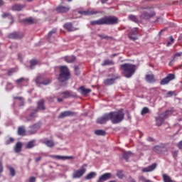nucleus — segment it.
Masks as SVG:
<instances>
[{"instance_id": "obj_59", "label": "nucleus", "mask_w": 182, "mask_h": 182, "mask_svg": "<svg viewBox=\"0 0 182 182\" xmlns=\"http://www.w3.org/2000/svg\"><path fill=\"white\" fill-rule=\"evenodd\" d=\"M8 16H10V14H9V13H4V14H2L3 18H6Z\"/></svg>"}, {"instance_id": "obj_8", "label": "nucleus", "mask_w": 182, "mask_h": 182, "mask_svg": "<svg viewBox=\"0 0 182 182\" xmlns=\"http://www.w3.org/2000/svg\"><path fill=\"white\" fill-rule=\"evenodd\" d=\"M70 10V6H63V4L58 5L56 8V11L59 14H65L68 13Z\"/></svg>"}, {"instance_id": "obj_47", "label": "nucleus", "mask_w": 182, "mask_h": 182, "mask_svg": "<svg viewBox=\"0 0 182 182\" xmlns=\"http://www.w3.org/2000/svg\"><path fill=\"white\" fill-rule=\"evenodd\" d=\"M23 21L28 23L29 24H33L34 23V20L32 18V17H30L29 18H25Z\"/></svg>"}, {"instance_id": "obj_6", "label": "nucleus", "mask_w": 182, "mask_h": 182, "mask_svg": "<svg viewBox=\"0 0 182 182\" xmlns=\"http://www.w3.org/2000/svg\"><path fill=\"white\" fill-rule=\"evenodd\" d=\"M87 164H85L82 166L81 168L79 170H76L74 171L73 174V177L74 178H81L87 171Z\"/></svg>"}, {"instance_id": "obj_12", "label": "nucleus", "mask_w": 182, "mask_h": 182, "mask_svg": "<svg viewBox=\"0 0 182 182\" xmlns=\"http://www.w3.org/2000/svg\"><path fill=\"white\" fill-rule=\"evenodd\" d=\"M76 115V113L72 111H65L63 112H61L60 115L58 116L59 119H64L68 117H74Z\"/></svg>"}, {"instance_id": "obj_58", "label": "nucleus", "mask_w": 182, "mask_h": 182, "mask_svg": "<svg viewBox=\"0 0 182 182\" xmlns=\"http://www.w3.org/2000/svg\"><path fill=\"white\" fill-rule=\"evenodd\" d=\"M181 55L182 53H176V54H174V58L181 57Z\"/></svg>"}, {"instance_id": "obj_63", "label": "nucleus", "mask_w": 182, "mask_h": 182, "mask_svg": "<svg viewBox=\"0 0 182 182\" xmlns=\"http://www.w3.org/2000/svg\"><path fill=\"white\" fill-rule=\"evenodd\" d=\"M15 99L19 100L20 101H22V100H23V98H22V97H15Z\"/></svg>"}, {"instance_id": "obj_27", "label": "nucleus", "mask_w": 182, "mask_h": 182, "mask_svg": "<svg viewBox=\"0 0 182 182\" xmlns=\"http://www.w3.org/2000/svg\"><path fill=\"white\" fill-rule=\"evenodd\" d=\"M44 104H45V101L43 100H41L38 102V108H37L38 112V109H41V110L46 109Z\"/></svg>"}, {"instance_id": "obj_7", "label": "nucleus", "mask_w": 182, "mask_h": 182, "mask_svg": "<svg viewBox=\"0 0 182 182\" xmlns=\"http://www.w3.org/2000/svg\"><path fill=\"white\" fill-rule=\"evenodd\" d=\"M35 82L37 85H48L50 84L51 80L43 75H40L36 79Z\"/></svg>"}, {"instance_id": "obj_11", "label": "nucleus", "mask_w": 182, "mask_h": 182, "mask_svg": "<svg viewBox=\"0 0 182 182\" xmlns=\"http://www.w3.org/2000/svg\"><path fill=\"white\" fill-rule=\"evenodd\" d=\"M109 120H110V117L109 116V114H105L102 115V117L97 119V124H106L107 122Z\"/></svg>"}, {"instance_id": "obj_46", "label": "nucleus", "mask_w": 182, "mask_h": 182, "mask_svg": "<svg viewBox=\"0 0 182 182\" xmlns=\"http://www.w3.org/2000/svg\"><path fill=\"white\" fill-rule=\"evenodd\" d=\"M169 40H170V41L167 42L166 46H170L174 43V38L172 36H170Z\"/></svg>"}, {"instance_id": "obj_13", "label": "nucleus", "mask_w": 182, "mask_h": 182, "mask_svg": "<svg viewBox=\"0 0 182 182\" xmlns=\"http://www.w3.org/2000/svg\"><path fill=\"white\" fill-rule=\"evenodd\" d=\"M137 34H138V30L137 28H134V30L131 31V33L128 34V38L129 40L132 41H135L137 40Z\"/></svg>"}, {"instance_id": "obj_40", "label": "nucleus", "mask_w": 182, "mask_h": 182, "mask_svg": "<svg viewBox=\"0 0 182 182\" xmlns=\"http://www.w3.org/2000/svg\"><path fill=\"white\" fill-rule=\"evenodd\" d=\"M131 155V152H124V154H122V158H124L125 160H128Z\"/></svg>"}, {"instance_id": "obj_64", "label": "nucleus", "mask_w": 182, "mask_h": 182, "mask_svg": "<svg viewBox=\"0 0 182 182\" xmlns=\"http://www.w3.org/2000/svg\"><path fill=\"white\" fill-rule=\"evenodd\" d=\"M154 141V140L153 138H151V137L148 138V141Z\"/></svg>"}, {"instance_id": "obj_34", "label": "nucleus", "mask_w": 182, "mask_h": 182, "mask_svg": "<svg viewBox=\"0 0 182 182\" xmlns=\"http://www.w3.org/2000/svg\"><path fill=\"white\" fill-rule=\"evenodd\" d=\"M162 178L164 182H173V180L171 179V178L166 174H163Z\"/></svg>"}, {"instance_id": "obj_18", "label": "nucleus", "mask_w": 182, "mask_h": 182, "mask_svg": "<svg viewBox=\"0 0 182 182\" xmlns=\"http://www.w3.org/2000/svg\"><path fill=\"white\" fill-rule=\"evenodd\" d=\"M117 79H119V77H115L111 78V79H105V80H104V85H105L107 86L112 85L113 84H114L115 81Z\"/></svg>"}, {"instance_id": "obj_48", "label": "nucleus", "mask_w": 182, "mask_h": 182, "mask_svg": "<svg viewBox=\"0 0 182 182\" xmlns=\"http://www.w3.org/2000/svg\"><path fill=\"white\" fill-rule=\"evenodd\" d=\"M139 180L142 181L143 182H151V181L146 179L145 177L144 176H139Z\"/></svg>"}, {"instance_id": "obj_60", "label": "nucleus", "mask_w": 182, "mask_h": 182, "mask_svg": "<svg viewBox=\"0 0 182 182\" xmlns=\"http://www.w3.org/2000/svg\"><path fill=\"white\" fill-rule=\"evenodd\" d=\"M36 181V178L32 176L29 179V182H35Z\"/></svg>"}, {"instance_id": "obj_20", "label": "nucleus", "mask_w": 182, "mask_h": 182, "mask_svg": "<svg viewBox=\"0 0 182 182\" xmlns=\"http://www.w3.org/2000/svg\"><path fill=\"white\" fill-rule=\"evenodd\" d=\"M145 80L149 83H154L156 81L155 76L153 74L146 75V76H145Z\"/></svg>"}, {"instance_id": "obj_26", "label": "nucleus", "mask_w": 182, "mask_h": 182, "mask_svg": "<svg viewBox=\"0 0 182 182\" xmlns=\"http://www.w3.org/2000/svg\"><path fill=\"white\" fill-rule=\"evenodd\" d=\"M114 63L113 60H104V62H102V64H101V66L105 67L106 65H114Z\"/></svg>"}, {"instance_id": "obj_14", "label": "nucleus", "mask_w": 182, "mask_h": 182, "mask_svg": "<svg viewBox=\"0 0 182 182\" xmlns=\"http://www.w3.org/2000/svg\"><path fill=\"white\" fill-rule=\"evenodd\" d=\"M26 7L25 4H21L18 3L14 4L12 7H11V10L13 11H18L20 12L24 8Z\"/></svg>"}, {"instance_id": "obj_10", "label": "nucleus", "mask_w": 182, "mask_h": 182, "mask_svg": "<svg viewBox=\"0 0 182 182\" xmlns=\"http://www.w3.org/2000/svg\"><path fill=\"white\" fill-rule=\"evenodd\" d=\"M41 124L40 122L33 124V126L29 127L28 133L31 134H34L37 131L41 128Z\"/></svg>"}, {"instance_id": "obj_23", "label": "nucleus", "mask_w": 182, "mask_h": 182, "mask_svg": "<svg viewBox=\"0 0 182 182\" xmlns=\"http://www.w3.org/2000/svg\"><path fill=\"white\" fill-rule=\"evenodd\" d=\"M155 120H156V125L157 127H161L164 124L165 119L163 117H156Z\"/></svg>"}, {"instance_id": "obj_56", "label": "nucleus", "mask_w": 182, "mask_h": 182, "mask_svg": "<svg viewBox=\"0 0 182 182\" xmlns=\"http://www.w3.org/2000/svg\"><path fill=\"white\" fill-rule=\"evenodd\" d=\"M177 147H178L179 149H182V141H181L180 142L178 143Z\"/></svg>"}, {"instance_id": "obj_21", "label": "nucleus", "mask_w": 182, "mask_h": 182, "mask_svg": "<svg viewBox=\"0 0 182 182\" xmlns=\"http://www.w3.org/2000/svg\"><path fill=\"white\" fill-rule=\"evenodd\" d=\"M38 112V109H36L33 112L31 113L29 117H26V122H31L37 117L36 113Z\"/></svg>"}, {"instance_id": "obj_9", "label": "nucleus", "mask_w": 182, "mask_h": 182, "mask_svg": "<svg viewBox=\"0 0 182 182\" xmlns=\"http://www.w3.org/2000/svg\"><path fill=\"white\" fill-rule=\"evenodd\" d=\"M175 79V75L173 74H168L165 78H163L161 82V85H165L170 82L171 80H173Z\"/></svg>"}, {"instance_id": "obj_45", "label": "nucleus", "mask_w": 182, "mask_h": 182, "mask_svg": "<svg viewBox=\"0 0 182 182\" xmlns=\"http://www.w3.org/2000/svg\"><path fill=\"white\" fill-rule=\"evenodd\" d=\"M64 95V98H69L72 97L71 92L67 91L62 93Z\"/></svg>"}, {"instance_id": "obj_61", "label": "nucleus", "mask_w": 182, "mask_h": 182, "mask_svg": "<svg viewBox=\"0 0 182 182\" xmlns=\"http://www.w3.org/2000/svg\"><path fill=\"white\" fill-rule=\"evenodd\" d=\"M41 159H42L41 157L36 158V161L38 162V161H40L41 160Z\"/></svg>"}, {"instance_id": "obj_24", "label": "nucleus", "mask_w": 182, "mask_h": 182, "mask_svg": "<svg viewBox=\"0 0 182 182\" xmlns=\"http://www.w3.org/2000/svg\"><path fill=\"white\" fill-rule=\"evenodd\" d=\"M128 19H129V21H131L135 23H139V20L137 16H134V14H129V16H128Z\"/></svg>"}, {"instance_id": "obj_28", "label": "nucleus", "mask_w": 182, "mask_h": 182, "mask_svg": "<svg viewBox=\"0 0 182 182\" xmlns=\"http://www.w3.org/2000/svg\"><path fill=\"white\" fill-rule=\"evenodd\" d=\"M97 36L100 37V38L101 39H105L108 41H112L114 39L113 37L109 36H106L105 34H98Z\"/></svg>"}, {"instance_id": "obj_55", "label": "nucleus", "mask_w": 182, "mask_h": 182, "mask_svg": "<svg viewBox=\"0 0 182 182\" xmlns=\"http://www.w3.org/2000/svg\"><path fill=\"white\" fill-rule=\"evenodd\" d=\"M15 69H11L8 72V75L11 76L14 73H15Z\"/></svg>"}, {"instance_id": "obj_37", "label": "nucleus", "mask_w": 182, "mask_h": 182, "mask_svg": "<svg viewBox=\"0 0 182 182\" xmlns=\"http://www.w3.org/2000/svg\"><path fill=\"white\" fill-rule=\"evenodd\" d=\"M35 142H36L35 140H32V141H29L27 144L26 148V149H32V148H33L35 146Z\"/></svg>"}, {"instance_id": "obj_54", "label": "nucleus", "mask_w": 182, "mask_h": 182, "mask_svg": "<svg viewBox=\"0 0 182 182\" xmlns=\"http://www.w3.org/2000/svg\"><path fill=\"white\" fill-rule=\"evenodd\" d=\"M14 141V139L10 138L9 140L6 141V144H10Z\"/></svg>"}, {"instance_id": "obj_49", "label": "nucleus", "mask_w": 182, "mask_h": 182, "mask_svg": "<svg viewBox=\"0 0 182 182\" xmlns=\"http://www.w3.org/2000/svg\"><path fill=\"white\" fill-rule=\"evenodd\" d=\"M79 14L81 15H85V16H88V10L84 11H79Z\"/></svg>"}, {"instance_id": "obj_39", "label": "nucleus", "mask_w": 182, "mask_h": 182, "mask_svg": "<svg viewBox=\"0 0 182 182\" xmlns=\"http://www.w3.org/2000/svg\"><path fill=\"white\" fill-rule=\"evenodd\" d=\"M95 134L97 136H105L106 135V132L104 130H96L95 132Z\"/></svg>"}, {"instance_id": "obj_35", "label": "nucleus", "mask_w": 182, "mask_h": 182, "mask_svg": "<svg viewBox=\"0 0 182 182\" xmlns=\"http://www.w3.org/2000/svg\"><path fill=\"white\" fill-rule=\"evenodd\" d=\"M21 149H22V143L18 142L15 146V151L16 153H19L21 151Z\"/></svg>"}, {"instance_id": "obj_42", "label": "nucleus", "mask_w": 182, "mask_h": 182, "mask_svg": "<svg viewBox=\"0 0 182 182\" xmlns=\"http://www.w3.org/2000/svg\"><path fill=\"white\" fill-rule=\"evenodd\" d=\"M57 32V28H53V30H51V31H49L48 34V38L50 39L51 38V36H53V34H55Z\"/></svg>"}, {"instance_id": "obj_41", "label": "nucleus", "mask_w": 182, "mask_h": 182, "mask_svg": "<svg viewBox=\"0 0 182 182\" xmlns=\"http://www.w3.org/2000/svg\"><path fill=\"white\" fill-rule=\"evenodd\" d=\"M149 112L150 110L148 107H144V109H142V111H141V115L144 116Z\"/></svg>"}, {"instance_id": "obj_1", "label": "nucleus", "mask_w": 182, "mask_h": 182, "mask_svg": "<svg viewBox=\"0 0 182 182\" xmlns=\"http://www.w3.org/2000/svg\"><path fill=\"white\" fill-rule=\"evenodd\" d=\"M119 23V18L115 17V16H105V17H101L98 20H94L90 21L92 26H113Z\"/></svg>"}, {"instance_id": "obj_33", "label": "nucleus", "mask_w": 182, "mask_h": 182, "mask_svg": "<svg viewBox=\"0 0 182 182\" xmlns=\"http://www.w3.org/2000/svg\"><path fill=\"white\" fill-rule=\"evenodd\" d=\"M57 159H73V156H50Z\"/></svg>"}, {"instance_id": "obj_17", "label": "nucleus", "mask_w": 182, "mask_h": 182, "mask_svg": "<svg viewBox=\"0 0 182 182\" xmlns=\"http://www.w3.org/2000/svg\"><path fill=\"white\" fill-rule=\"evenodd\" d=\"M111 178H112V173H105L102 174V176L100 178H98L97 182H104L105 181L110 179Z\"/></svg>"}, {"instance_id": "obj_53", "label": "nucleus", "mask_w": 182, "mask_h": 182, "mask_svg": "<svg viewBox=\"0 0 182 182\" xmlns=\"http://www.w3.org/2000/svg\"><path fill=\"white\" fill-rule=\"evenodd\" d=\"M174 94H175V92H168L166 94V97H172L173 95H174Z\"/></svg>"}, {"instance_id": "obj_31", "label": "nucleus", "mask_w": 182, "mask_h": 182, "mask_svg": "<svg viewBox=\"0 0 182 182\" xmlns=\"http://www.w3.org/2000/svg\"><path fill=\"white\" fill-rule=\"evenodd\" d=\"M172 114H173V111L172 110H166L165 112H164L161 114H160V116H162L163 118L165 119L166 117H168V116L171 115Z\"/></svg>"}, {"instance_id": "obj_30", "label": "nucleus", "mask_w": 182, "mask_h": 182, "mask_svg": "<svg viewBox=\"0 0 182 182\" xmlns=\"http://www.w3.org/2000/svg\"><path fill=\"white\" fill-rule=\"evenodd\" d=\"M18 134L19 136H25L26 134V129L24 127H19L18 129Z\"/></svg>"}, {"instance_id": "obj_29", "label": "nucleus", "mask_w": 182, "mask_h": 182, "mask_svg": "<svg viewBox=\"0 0 182 182\" xmlns=\"http://www.w3.org/2000/svg\"><path fill=\"white\" fill-rule=\"evenodd\" d=\"M43 144H46L48 147L52 148L55 146L54 141L52 140H45Z\"/></svg>"}, {"instance_id": "obj_44", "label": "nucleus", "mask_w": 182, "mask_h": 182, "mask_svg": "<svg viewBox=\"0 0 182 182\" xmlns=\"http://www.w3.org/2000/svg\"><path fill=\"white\" fill-rule=\"evenodd\" d=\"M30 63H31L30 68L33 70V67L37 65L38 61L37 60H31Z\"/></svg>"}, {"instance_id": "obj_16", "label": "nucleus", "mask_w": 182, "mask_h": 182, "mask_svg": "<svg viewBox=\"0 0 182 182\" xmlns=\"http://www.w3.org/2000/svg\"><path fill=\"white\" fill-rule=\"evenodd\" d=\"M23 33H11L8 37L10 39H21L23 37Z\"/></svg>"}, {"instance_id": "obj_51", "label": "nucleus", "mask_w": 182, "mask_h": 182, "mask_svg": "<svg viewBox=\"0 0 182 182\" xmlns=\"http://www.w3.org/2000/svg\"><path fill=\"white\" fill-rule=\"evenodd\" d=\"M3 171H4L3 164H2V162L0 161V177H1V174L3 173Z\"/></svg>"}, {"instance_id": "obj_19", "label": "nucleus", "mask_w": 182, "mask_h": 182, "mask_svg": "<svg viewBox=\"0 0 182 182\" xmlns=\"http://www.w3.org/2000/svg\"><path fill=\"white\" fill-rule=\"evenodd\" d=\"M157 167V164L154 163L152 165L142 168V172H151Z\"/></svg>"}, {"instance_id": "obj_36", "label": "nucleus", "mask_w": 182, "mask_h": 182, "mask_svg": "<svg viewBox=\"0 0 182 182\" xmlns=\"http://www.w3.org/2000/svg\"><path fill=\"white\" fill-rule=\"evenodd\" d=\"M88 16L96 15L102 14V11H97V10H87Z\"/></svg>"}, {"instance_id": "obj_3", "label": "nucleus", "mask_w": 182, "mask_h": 182, "mask_svg": "<svg viewBox=\"0 0 182 182\" xmlns=\"http://www.w3.org/2000/svg\"><path fill=\"white\" fill-rule=\"evenodd\" d=\"M121 70L124 73V76L130 78L136 71V66L127 63L121 65Z\"/></svg>"}, {"instance_id": "obj_2", "label": "nucleus", "mask_w": 182, "mask_h": 182, "mask_svg": "<svg viewBox=\"0 0 182 182\" xmlns=\"http://www.w3.org/2000/svg\"><path fill=\"white\" fill-rule=\"evenodd\" d=\"M109 116V120L112 124H119L124 119V114L123 110H118L117 112H112L108 113Z\"/></svg>"}, {"instance_id": "obj_57", "label": "nucleus", "mask_w": 182, "mask_h": 182, "mask_svg": "<svg viewBox=\"0 0 182 182\" xmlns=\"http://www.w3.org/2000/svg\"><path fill=\"white\" fill-rule=\"evenodd\" d=\"M178 151H174L172 153L173 157L176 158L178 156Z\"/></svg>"}, {"instance_id": "obj_5", "label": "nucleus", "mask_w": 182, "mask_h": 182, "mask_svg": "<svg viewBox=\"0 0 182 182\" xmlns=\"http://www.w3.org/2000/svg\"><path fill=\"white\" fill-rule=\"evenodd\" d=\"M71 77L70 73L68 68L65 66H63L60 69V75L58 77V80L60 82H64L68 81Z\"/></svg>"}, {"instance_id": "obj_38", "label": "nucleus", "mask_w": 182, "mask_h": 182, "mask_svg": "<svg viewBox=\"0 0 182 182\" xmlns=\"http://www.w3.org/2000/svg\"><path fill=\"white\" fill-rule=\"evenodd\" d=\"M97 176V173L95 172H91L89 174L87 175L86 179L87 180H90L93 178H95Z\"/></svg>"}, {"instance_id": "obj_43", "label": "nucleus", "mask_w": 182, "mask_h": 182, "mask_svg": "<svg viewBox=\"0 0 182 182\" xmlns=\"http://www.w3.org/2000/svg\"><path fill=\"white\" fill-rule=\"evenodd\" d=\"M7 168L9 169L11 175L12 176H15L16 171H15L14 168L10 166H7Z\"/></svg>"}, {"instance_id": "obj_62", "label": "nucleus", "mask_w": 182, "mask_h": 182, "mask_svg": "<svg viewBox=\"0 0 182 182\" xmlns=\"http://www.w3.org/2000/svg\"><path fill=\"white\" fill-rule=\"evenodd\" d=\"M108 1V0H101V3H102V4H106Z\"/></svg>"}, {"instance_id": "obj_15", "label": "nucleus", "mask_w": 182, "mask_h": 182, "mask_svg": "<svg viewBox=\"0 0 182 182\" xmlns=\"http://www.w3.org/2000/svg\"><path fill=\"white\" fill-rule=\"evenodd\" d=\"M63 28L68 32H73L77 30V28H75V27H74L73 24H72L71 23H65L63 26Z\"/></svg>"}, {"instance_id": "obj_25", "label": "nucleus", "mask_w": 182, "mask_h": 182, "mask_svg": "<svg viewBox=\"0 0 182 182\" xmlns=\"http://www.w3.org/2000/svg\"><path fill=\"white\" fill-rule=\"evenodd\" d=\"M80 90H81V94L84 96H87L92 92L90 89H85L84 86L80 87Z\"/></svg>"}, {"instance_id": "obj_32", "label": "nucleus", "mask_w": 182, "mask_h": 182, "mask_svg": "<svg viewBox=\"0 0 182 182\" xmlns=\"http://www.w3.org/2000/svg\"><path fill=\"white\" fill-rule=\"evenodd\" d=\"M65 60L68 63H73L76 60V57H74V55H71L70 57H65Z\"/></svg>"}, {"instance_id": "obj_22", "label": "nucleus", "mask_w": 182, "mask_h": 182, "mask_svg": "<svg viewBox=\"0 0 182 182\" xmlns=\"http://www.w3.org/2000/svg\"><path fill=\"white\" fill-rule=\"evenodd\" d=\"M164 148L160 146H155L152 148V151H154L156 154H160L163 152V149Z\"/></svg>"}, {"instance_id": "obj_50", "label": "nucleus", "mask_w": 182, "mask_h": 182, "mask_svg": "<svg viewBox=\"0 0 182 182\" xmlns=\"http://www.w3.org/2000/svg\"><path fill=\"white\" fill-rule=\"evenodd\" d=\"M24 81H25V78H24V77H21V78L17 80L16 81V82L17 84H19V83L23 82H24Z\"/></svg>"}, {"instance_id": "obj_4", "label": "nucleus", "mask_w": 182, "mask_h": 182, "mask_svg": "<svg viewBox=\"0 0 182 182\" xmlns=\"http://www.w3.org/2000/svg\"><path fill=\"white\" fill-rule=\"evenodd\" d=\"M142 10H149V11H141V14H139V18L141 20L148 21L156 15L154 7L148 6L146 7H142Z\"/></svg>"}, {"instance_id": "obj_52", "label": "nucleus", "mask_w": 182, "mask_h": 182, "mask_svg": "<svg viewBox=\"0 0 182 182\" xmlns=\"http://www.w3.org/2000/svg\"><path fill=\"white\" fill-rule=\"evenodd\" d=\"M75 72L76 75H78L80 74V70H79V68L77 66L75 67Z\"/></svg>"}]
</instances>
